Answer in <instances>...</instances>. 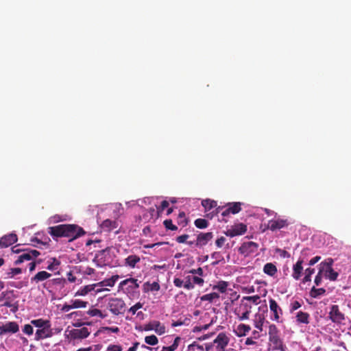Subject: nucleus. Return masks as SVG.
Listing matches in <instances>:
<instances>
[{"label":"nucleus","instance_id":"obj_48","mask_svg":"<svg viewBox=\"0 0 351 351\" xmlns=\"http://www.w3.org/2000/svg\"><path fill=\"white\" fill-rule=\"evenodd\" d=\"M60 265V261L56 259V258H53V262L51 263L47 267V269L49 271H54L58 269V266Z\"/></svg>","mask_w":351,"mask_h":351},{"label":"nucleus","instance_id":"obj_42","mask_svg":"<svg viewBox=\"0 0 351 351\" xmlns=\"http://www.w3.org/2000/svg\"><path fill=\"white\" fill-rule=\"evenodd\" d=\"M177 222L179 225H181L182 226H185L187 225L188 220L187 218L186 217L184 212H180L177 218Z\"/></svg>","mask_w":351,"mask_h":351},{"label":"nucleus","instance_id":"obj_1","mask_svg":"<svg viewBox=\"0 0 351 351\" xmlns=\"http://www.w3.org/2000/svg\"><path fill=\"white\" fill-rule=\"evenodd\" d=\"M48 233L53 237H67L71 242L76 239L84 235V229L76 224H60L49 227Z\"/></svg>","mask_w":351,"mask_h":351},{"label":"nucleus","instance_id":"obj_11","mask_svg":"<svg viewBox=\"0 0 351 351\" xmlns=\"http://www.w3.org/2000/svg\"><path fill=\"white\" fill-rule=\"evenodd\" d=\"M144 330L146 331L154 330L158 335H160L165 332V326L159 321L154 320L145 324Z\"/></svg>","mask_w":351,"mask_h":351},{"label":"nucleus","instance_id":"obj_60","mask_svg":"<svg viewBox=\"0 0 351 351\" xmlns=\"http://www.w3.org/2000/svg\"><path fill=\"white\" fill-rule=\"evenodd\" d=\"M193 284H196L198 285H202L204 283V280L202 278L197 276L192 277Z\"/></svg>","mask_w":351,"mask_h":351},{"label":"nucleus","instance_id":"obj_9","mask_svg":"<svg viewBox=\"0 0 351 351\" xmlns=\"http://www.w3.org/2000/svg\"><path fill=\"white\" fill-rule=\"evenodd\" d=\"M290 223L286 219L278 218L276 219H271L268 221L267 227L271 231L280 230L281 228L287 227Z\"/></svg>","mask_w":351,"mask_h":351},{"label":"nucleus","instance_id":"obj_3","mask_svg":"<svg viewBox=\"0 0 351 351\" xmlns=\"http://www.w3.org/2000/svg\"><path fill=\"white\" fill-rule=\"evenodd\" d=\"M107 308L114 315H119L125 312L126 304L121 298H110L108 300Z\"/></svg>","mask_w":351,"mask_h":351},{"label":"nucleus","instance_id":"obj_17","mask_svg":"<svg viewBox=\"0 0 351 351\" xmlns=\"http://www.w3.org/2000/svg\"><path fill=\"white\" fill-rule=\"evenodd\" d=\"M241 308L243 310V313L241 315L237 312V309H235L234 313L238 316L240 321L248 319L251 313L252 306L247 303H241Z\"/></svg>","mask_w":351,"mask_h":351},{"label":"nucleus","instance_id":"obj_7","mask_svg":"<svg viewBox=\"0 0 351 351\" xmlns=\"http://www.w3.org/2000/svg\"><path fill=\"white\" fill-rule=\"evenodd\" d=\"M258 244L253 241H247L242 243L239 248V252L245 256H249L250 254L254 253L257 251Z\"/></svg>","mask_w":351,"mask_h":351},{"label":"nucleus","instance_id":"obj_24","mask_svg":"<svg viewBox=\"0 0 351 351\" xmlns=\"http://www.w3.org/2000/svg\"><path fill=\"white\" fill-rule=\"evenodd\" d=\"M99 284H92L81 287L75 293V296H84L95 290Z\"/></svg>","mask_w":351,"mask_h":351},{"label":"nucleus","instance_id":"obj_46","mask_svg":"<svg viewBox=\"0 0 351 351\" xmlns=\"http://www.w3.org/2000/svg\"><path fill=\"white\" fill-rule=\"evenodd\" d=\"M163 225L167 230H171L173 231L177 230L178 227L173 223L171 219H166L163 221Z\"/></svg>","mask_w":351,"mask_h":351},{"label":"nucleus","instance_id":"obj_50","mask_svg":"<svg viewBox=\"0 0 351 351\" xmlns=\"http://www.w3.org/2000/svg\"><path fill=\"white\" fill-rule=\"evenodd\" d=\"M260 297L258 295H252V296H245L243 297L241 303H244V300L251 301L253 303L257 304L259 302Z\"/></svg>","mask_w":351,"mask_h":351},{"label":"nucleus","instance_id":"obj_31","mask_svg":"<svg viewBox=\"0 0 351 351\" xmlns=\"http://www.w3.org/2000/svg\"><path fill=\"white\" fill-rule=\"evenodd\" d=\"M106 252V250H103L99 251L93 258V261L96 264V265L99 267H101L105 265V262L103 260L102 257H100L104 254Z\"/></svg>","mask_w":351,"mask_h":351},{"label":"nucleus","instance_id":"obj_19","mask_svg":"<svg viewBox=\"0 0 351 351\" xmlns=\"http://www.w3.org/2000/svg\"><path fill=\"white\" fill-rule=\"evenodd\" d=\"M303 262L304 261L302 259L299 258L296 263L293 266L292 277L295 280H299L302 276V273L303 271Z\"/></svg>","mask_w":351,"mask_h":351},{"label":"nucleus","instance_id":"obj_2","mask_svg":"<svg viewBox=\"0 0 351 351\" xmlns=\"http://www.w3.org/2000/svg\"><path fill=\"white\" fill-rule=\"evenodd\" d=\"M230 339L224 332H220L213 343L206 346V351H225Z\"/></svg>","mask_w":351,"mask_h":351},{"label":"nucleus","instance_id":"obj_32","mask_svg":"<svg viewBox=\"0 0 351 351\" xmlns=\"http://www.w3.org/2000/svg\"><path fill=\"white\" fill-rule=\"evenodd\" d=\"M202 205L206 211L210 210L212 208L217 207V203L215 200L209 199L202 200Z\"/></svg>","mask_w":351,"mask_h":351},{"label":"nucleus","instance_id":"obj_56","mask_svg":"<svg viewBox=\"0 0 351 351\" xmlns=\"http://www.w3.org/2000/svg\"><path fill=\"white\" fill-rule=\"evenodd\" d=\"M145 285H148V286H149V290H150V291H159V290H160V288L159 283H158V282H153V283H152V284H149V282H146V283L145 284Z\"/></svg>","mask_w":351,"mask_h":351},{"label":"nucleus","instance_id":"obj_58","mask_svg":"<svg viewBox=\"0 0 351 351\" xmlns=\"http://www.w3.org/2000/svg\"><path fill=\"white\" fill-rule=\"evenodd\" d=\"M107 351H122V348L119 345H110L107 348Z\"/></svg>","mask_w":351,"mask_h":351},{"label":"nucleus","instance_id":"obj_22","mask_svg":"<svg viewBox=\"0 0 351 351\" xmlns=\"http://www.w3.org/2000/svg\"><path fill=\"white\" fill-rule=\"evenodd\" d=\"M118 226V223L116 220H111L109 219H105L101 224V228L104 231L110 232Z\"/></svg>","mask_w":351,"mask_h":351},{"label":"nucleus","instance_id":"obj_54","mask_svg":"<svg viewBox=\"0 0 351 351\" xmlns=\"http://www.w3.org/2000/svg\"><path fill=\"white\" fill-rule=\"evenodd\" d=\"M23 332L27 335H31L34 332L33 327L31 324H25L23 328Z\"/></svg>","mask_w":351,"mask_h":351},{"label":"nucleus","instance_id":"obj_4","mask_svg":"<svg viewBox=\"0 0 351 351\" xmlns=\"http://www.w3.org/2000/svg\"><path fill=\"white\" fill-rule=\"evenodd\" d=\"M332 264L333 259L329 258L322 262L319 266L321 269H324L323 273L324 276L331 281H335L337 279L339 274L332 269Z\"/></svg>","mask_w":351,"mask_h":351},{"label":"nucleus","instance_id":"obj_47","mask_svg":"<svg viewBox=\"0 0 351 351\" xmlns=\"http://www.w3.org/2000/svg\"><path fill=\"white\" fill-rule=\"evenodd\" d=\"M192 277L190 276H188L185 278V281L184 282L183 287L188 290L193 289L194 288V285L191 282Z\"/></svg>","mask_w":351,"mask_h":351},{"label":"nucleus","instance_id":"obj_8","mask_svg":"<svg viewBox=\"0 0 351 351\" xmlns=\"http://www.w3.org/2000/svg\"><path fill=\"white\" fill-rule=\"evenodd\" d=\"M329 318L333 323L341 324L345 319V315L340 311L338 305L333 304L330 307Z\"/></svg>","mask_w":351,"mask_h":351},{"label":"nucleus","instance_id":"obj_61","mask_svg":"<svg viewBox=\"0 0 351 351\" xmlns=\"http://www.w3.org/2000/svg\"><path fill=\"white\" fill-rule=\"evenodd\" d=\"M301 307V304L298 301H294L291 304V311H294Z\"/></svg>","mask_w":351,"mask_h":351},{"label":"nucleus","instance_id":"obj_59","mask_svg":"<svg viewBox=\"0 0 351 351\" xmlns=\"http://www.w3.org/2000/svg\"><path fill=\"white\" fill-rule=\"evenodd\" d=\"M169 202H167V200H163L161 202L160 206L158 208V213L163 211L166 208L169 206Z\"/></svg>","mask_w":351,"mask_h":351},{"label":"nucleus","instance_id":"obj_21","mask_svg":"<svg viewBox=\"0 0 351 351\" xmlns=\"http://www.w3.org/2000/svg\"><path fill=\"white\" fill-rule=\"evenodd\" d=\"M124 285H128V289L130 291H134L139 287V283L136 279L130 278L121 281L119 284L120 287Z\"/></svg>","mask_w":351,"mask_h":351},{"label":"nucleus","instance_id":"obj_40","mask_svg":"<svg viewBox=\"0 0 351 351\" xmlns=\"http://www.w3.org/2000/svg\"><path fill=\"white\" fill-rule=\"evenodd\" d=\"M194 224L197 228L204 229L208 227V222L204 219L199 218L195 220Z\"/></svg>","mask_w":351,"mask_h":351},{"label":"nucleus","instance_id":"obj_12","mask_svg":"<svg viewBox=\"0 0 351 351\" xmlns=\"http://www.w3.org/2000/svg\"><path fill=\"white\" fill-rule=\"evenodd\" d=\"M18 240L17 235L14 233L5 234L0 238V248H6L15 243Z\"/></svg>","mask_w":351,"mask_h":351},{"label":"nucleus","instance_id":"obj_64","mask_svg":"<svg viewBox=\"0 0 351 351\" xmlns=\"http://www.w3.org/2000/svg\"><path fill=\"white\" fill-rule=\"evenodd\" d=\"M226 238L223 237H221L220 238L217 239L216 240V245L218 247H222V245L224 244L225 241H226Z\"/></svg>","mask_w":351,"mask_h":351},{"label":"nucleus","instance_id":"obj_6","mask_svg":"<svg viewBox=\"0 0 351 351\" xmlns=\"http://www.w3.org/2000/svg\"><path fill=\"white\" fill-rule=\"evenodd\" d=\"M40 254V252L36 250H25L19 256L18 258L14 261V265H19L24 261H31Z\"/></svg>","mask_w":351,"mask_h":351},{"label":"nucleus","instance_id":"obj_41","mask_svg":"<svg viewBox=\"0 0 351 351\" xmlns=\"http://www.w3.org/2000/svg\"><path fill=\"white\" fill-rule=\"evenodd\" d=\"M314 273H315V269L311 268V267L306 269L305 272H304L305 276H304V278L302 279V282L306 283L307 282H311V275L313 274Z\"/></svg>","mask_w":351,"mask_h":351},{"label":"nucleus","instance_id":"obj_27","mask_svg":"<svg viewBox=\"0 0 351 351\" xmlns=\"http://www.w3.org/2000/svg\"><path fill=\"white\" fill-rule=\"evenodd\" d=\"M310 315L308 313L299 311L296 314V321L300 324H308L309 323Z\"/></svg>","mask_w":351,"mask_h":351},{"label":"nucleus","instance_id":"obj_39","mask_svg":"<svg viewBox=\"0 0 351 351\" xmlns=\"http://www.w3.org/2000/svg\"><path fill=\"white\" fill-rule=\"evenodd\" d=\"M180 341V338L179 337H177L174 339V341L172 345H171L170 346H164L162 348L161 351H175L178 347V343Z\"/></svg>","mask_w":351,"mask_h":351},{"label":"nucleus","instance_id":"obj_38","mask_svg":"<svg viewBox=\"0 0 351 351\" xmlns=\"http://www.w3.org/2000/svg\"><path fill=\"white\" fill-rule=\"evenodd\" d=\"M87 314L89 315L91 317H99L101 319H104L106 317V314H103V313L97 309V308H93V309H89L88 311H87Z\"/></svg>","mask_w":351,"mask_h":351},{"label":"nucleus","instance_id":"obj_44","mask_svg":"<svg viewBox=\"0 0 351 351\" xmlns=\"http://www.w3.org/2000/svg\"><path fill=\"white\" fill-rule=\"evenodd\" d=\"M145 342L148 345L155 346L158 343V339L156 336H155L154 335H152L145 337Z\"/></svg>","mask_w":351,"mask_h":351},{"label":"nucleus","instance_id":"obj_33","mask_svg":"<svg viewBox=\"0 0 351 351\" xmlns=\"http://www.w3.org/2000/svg\"><path fill=\"white\" fill-rule=\"evenodd\" d=\"M264 320H265V318L262 315H261V314L256 315L255 319L254 320V326L261 332L263 331V326Z\"/></svg>","mask_w":351,"mask_h":351},{"label":"nucleus","instance_id":"obj_36","mask_svg":"<svg viewBox=\"0 0 351 351\" xmlns=\"http://www.w3.org/2000/svg\"><path fill=\"white\" fill-rule=\"evenodd\" d=\"M228 286V283L226 281L221 280L218 282V283L213 287V289H217L221 293H225L227 290V287Z\"/></svg>","mask_w":351,"mask_h":351},{"label":"nucleus","instance_id":"obj_25","mask_svg":"<svg viewBox=\"0 0 351 351\" xmlns=\"http://www.w3.org/2000/svg\"><path fill=\"white\" fill-rule=\"evenodd\" d=\"M277 271L276 266L271 263H267L263 267V272L269 276H274Z\"/></svg>","mask_w":351,"mask_h":351},{"label":"nucleus","instance_id":"obj_16","mask_svg":"<svg viewBox=\"0 0 351 351\" xmlns=\"http://www.w3.org/2000/svg\"><path fill=\"white\" fill-rule=\"evenodd\" d=\"M51 276V274L46 271H40L32 277L30 280L32 284L37 285L40 282H45L47 280L50 278Z\"/></svg>","mask_w":351,"mask_h":351},{"label":"nucleus","instance_id":"obj_13","mask_svg":"<svg viewBox=\"0 0 351 351\" xmlns=\"http://www.w3.org/2000/svg\"><path fill=\"white\" fill-rule=\"evenodd\" d=\"M19 330V326L15 322H8L0 326V335L6 333H16Z\"/></svg>","mask_w":351,"mask_h":351},{"label":"nucleus","instance_id":"obj_63","mask_svg":"<svg viewBox=\"0 0 351 351\" xmlns=\"http://www.w3.org/2000/svg\"><path fill=\"white\" fill-rule=\"evenodd\" d=\"M173 284L176 287L180 288L183 286L184 281L182 280H181L180 278H176L173 280Z\"/></svg>","mask_w":351,"mask_h":351},{"label":"nucleus","instance_id":"obj_10","mask_svg":"<svg viewBox=\"0 0 351 351\" xmlns=\"http://www.w3.org/2000/svg\"><path fill=\"white\" fill-rule=\"evenodd\" d=\"M51 326L50 324L44 328L37 329L35 333V340L39 341L51 337L53 335V332Z\"/></svg>","mask_w":351,"mask_h":351},{"label":"nucleus","instance_id":"obj_15","mask_svg":"<svg viewBox=\"0 0 351 351\" xmlns=\"http://www.w3.org/2000/svg\"><path fill=\"white\" fill-rule=\"evenodd\" d=\"M213 238V234L211 232H201L197 237L195 245L197 247H202L206 245L209 241Z\"/></svg>","mask_w":351,"mask_h":351},{"label":"nucleus","instance_id":"obj_53","mask_svg":"<svg viewBox=\"0 0 351 351\" xmlns=\"http://www.w3.org/2000/svg\"><path fill=\"white\" fill-rule=\"evenodd\" d=\"M143 307V304L140 302L136 303L134 306H131L128 311L131 313L132 315H135L136 311Z\"/></svg>","mask_w":351,"mask_h":351},{"label":"nucleus","instance_id":"obj_30","mask_svg":"<svg viewBox=\"0 0 351 351\" xmlns=\"http://www.w3.org/2000/svg\"><path fill=\"white\" fill-rule=\"evenodd\" d=\"M50 324L51 322L48 319H37L31 321V324L37 327L38 329L44 328Z\"/></svg>","mask_w":351,"mask_h":351},{"label":"nucleus","instance_id":"obj_57","mask_svg":"<svg viewBox=\"0 0 351 351\" xmlns=\"http://www.w3.org/2000/svg\"><path fill=\"white\" fill-rule=\"evenodd\" d=\"M189 234H182L176 237V240L179 243H186V240L189 239Z\"/></svg>","mask_w":351,"mask_h":351},{"label":"nucleus","instance_id":"obj_49","mask_svg":"<svg viewBox=\"0 0 351 351\" xmlns=\"http://www.w3.org/2000/svg\"><path fill=\"white\" fill-rule=\"evenodd\" d=\"M43 289L49 291V292L56 291L55 288L53 287V282H52L51 280L49 278L48 280H47L43 283Z\"/></svg>","mask_w":351,"mask_h":351},{"label":"nucleus","instance_id":"obj_37","mask_svg":"<svg viewBox=\"0 0 351 351\" xmlns=\"http://www.w3.org/2000/svg\"><path fill=\"white\" fill-rule=\"evenodd\" d=\"M219 298V295L217 293L213 292L208 294H205L201 297L202 301H208L210 302H213L215 299H218Z\"/></svg>","mask_w":351,"mask_h":351},{"label":"nucleus","instance_id":"obj_14","mask_svg":"<svg viewBox=\"0 0 351 351\" xmlns=\"http://www.w3.org/2000/svg\"><path fill=\"white\" fill-rule=\"evenodd\" d=\"M247 231V226L243 223H238L228 230L226 234L230 237L241 235Z\"/></svg>","mask_w":351,"mask_h":351},{"label":"nucleus","instance_id":"obj_35","mask_svg":"<svg viewBox=\"0 0 351 351\" xmlns=\"http://www.w3.org/2000/svg\"><path fill=\"white\" fill-rule=\"evenodd\" d=\"M326 293V289L324 288H315V287H313L310 291V296L313 298H317L320 295H324Z\"/></svg>","mask_w":351,"mask_h":351},{"label":"nucleus","instance_id":"obj_29","mask_svg":"<svg viewBox=\"0 0 351 351\" xmlns=\"http://www.w3.org/2000/svg\"><path fill=\"white\" fill-rule=\"evenodd\" d=\"M119 276L118 275L112 276L111 278L105 279L101 282H99V286L101 287H112L116 281L119 279Z\"/></svg>","mask_w":351,"mask_h":351},{"label":"nucleus","instance_id":"obj_28","mask_svg":"<svg viewBox=\"0 0 351 351\" xmlns=\"http://www.w3.org/2000/svg\"><path fill=\"white\" fill-rule=\"evenodd\" d=\"M51 280L56 291L63 289L66 284V280L64 278H55Z\"/></svg>","mask_w":351,"mask_h":351},{"label":"nucleus","instance_id":"obj_18","mask_svg":"<svg viewBox=\"0 0 351 351\" xmlns=\"http://www.w3.org/2000/svg\"><path fill=\"white\" fill-rule=\"evenodd\" d=\"M269 308L274 313V320L278 321L280 315L282 314V311L276 300L272 298L269 300Z\"/></svg>","mask_w":351,"mask_h":351},{"label":"nucleus","instance_id":"obj_20","mask_svg":"<svg viewBox=\"0 0 351 351\" xmlns=\"http://www.w3.org/2000/svg\"><path fill=\"white\" fill-rule=\"evenodd\" d=\"M269 340L273 345L272 349L274 350L285 351V347L283 344L282 339L280 338L279 335L269 337Z\"/></svg>","mask_w":351,"mask_h":351},{"label":"nucleus","instance_id":"obj_55","mask_svg":"<svg viewBox=\"0 0 351 351\" xmlns=\"http://www.w3.org/2000/svg\"><path fill=\"white\" fill-rule=\"evenodd\" d=\"M10 285L16 289H21L23 287H27L28 284L27 282L19 281L17 282H12L10 283Z\"/></svg>","mask_w":351,"mask_h":351},{"label":"nucleus","instance_id":"obj_62","mask_svg":"<svg viewBox=\"0 0 351 351\" xmlns=\"http://www.w3.org/2000/svg\"><path fill=\"white\" fill-rule=\"evenodd\" d=\"M189 273L193 274H198L199 276H202L204 274V271L202 267H198L196 269H193L190 270Z\"/></svg>","mask_w":351,"mask_h":351},{"label":"nucleus","instance_id":"obj_43","mask_svg":"<svg viewBox=\"0 0 351 351\" xmlns=\"http://www.w3.org/2000/svg\"><path fill=\"white\" fill-rule=\"evenodd\" d=\"M71 303H72L73 308H86L88 304V302L80 300H71Z\"/></svg>","mask_w":351,"mask_h":351},{"label":"nucleus","instance_id":"obj_23","mask_svg":"<svg viewBox=\"0 0 351 351\" xmlns=\"http://www.w3.org/2000/svg\"><path fill=\"white\" fill-rule=\"evenodd\" d=\"M251 330L249 325L245 324H240L237 326V328L234 330L235 335L239 337L245 336Z\"/></svg>","mask_w":351,"mask_h":351},{"label":"nucleus","instance_id":"obj_45","mask_svg":"<svg viewBox=\"0 0 351 351\" xmlns=\"http://www.w3.org/2000/svg\"><path fill=\"white\" fill-rule=\"evenodd\" d=\"M22 273V269L19 267L11 268L7 273V278H13L16 275Z\"/></svg>","mask_w":351,"mask_h":351},{"label":"nucleus","instance_id":"obj_26","mask_svg":"<svg viewBox=\"0 0 351 351\" xmlns=\"http://www.w3.org/2000/svg\"><path fill=\"white\" fill-rule=\"evenodd\" d=\"M141 258L137 255H130L125 259V265L131 268H134L136 265L139 263Z\"/></svg>","mask_w":351,"mask_h":351},{"label":"nucleus","instance_id":"obj_52","mask_svg":"<svg viewBox=\"0 0 351 351\" xmlns=\"http://www.w3.org/2000/svg\"><path fill=\"white\" fill-rule=\"evenodd\" d=\"M324 269L319 267V271L315 278L314 282L317 286H319L322 282V274Z\"/></svg>","mask_w":351,"mask_h":351},{"label":"nucleus","instance_id":"obj_34","mask_svg":"<svg viewBox=\"0 0 351 351\" xmlns=\"http://www.w3.org/2000/svg\"><path fill=\"white\" fill-rule=\"evenodd\" d=\"M227 206L232 214H237L241 210V204L240 202L228 203Z\"/></svg>","mask_w":351,"mask_h":351},{"label":"nucleus","instance_id":"obj_51","mask_svg":"<svg viewBox=\"0 0 351 351\" xmlns=\"http://www.w3.org/2000/svg\"><path fill=\"white\" fill-rule=\"evenodd\" d=\"M278 330L276 327V325L274 324H271L269 326V337H274V336H278Z\"/></svg>","mask_w":351,"mask_h":351},{"label":"nucleus","instance_id":"obj_5","mask_svg":"<svg viewBox=\"0 0 351 351\" xmlns=\"http://www.w3.org/2000/svg\"><path fill=\"white\" fill-rule=\"evenodd\" d=\"M90 331L86 327L74 328L69 331V337L71 340H81L87 338Z\"/></svg>","mask_w":351,"mask_h":351}]
</instances>
